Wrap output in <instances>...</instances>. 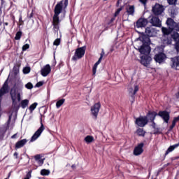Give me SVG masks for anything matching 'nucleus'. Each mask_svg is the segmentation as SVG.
<instances>
[{
    "label": "nucleus",
    "mask_w": 179,
    "mask_h": 179,
    "mask_svg": "<svg viewBox=\"0 0 179 179\" xmlns=\"http://www.w3.org/2000/svg\"><path fill=\"white\" fill-rule=\"evenodd\" d=\"M68 6V0H62L60 2L57 3L55 7V15L53 16V29L55 31L57 32L59 30V15L62 13L63 10H65Z\"/></svg>",
    "instance_id": "f257e3e1"
},
{
    "label": "nucleus",
    "mask_w": 179,
    "mask_h": 179,
    "mask_svg": "<svg viewBox=\"0 0 179 179\" xmlns=\"http://www.w3.org/2000/svg\"><path fill=\"white\" fill-rule=\"evenodd\" d=\"M10 94L13 101V107L15 108V107L17 106L16 100H17V101H20V100H22V96H23V89L22 87L12 88L10 90Z\"/></svg>",
    "instance_id": "f03ea898"
},
{
    "label": "nucleus",
    "mask_w": 179,
    "mask_h": 179,
    "mask_svg": "<svg viewBox=\"0 0 179 179\" xmlns=\"http://www.w3.org/2000/svg\"><path fill=\"white\" fill-rule=\"evenodd\" d=\"M166 24L169 28H162V33L164 34V36H169V34H170L173 30H177V31H179V24L177 25V23H176L173 19L168 18L166 20Z\"/></svg>",
    "instance_id": "7ed1b4c3"
},
{
    "label": "nucleus",
    "mask_w": 179,
    "mask_h": 179,
    "mask_svg": "<svg viewBox=\"0 0 179 179\" xmlns=\"http://www.w3.org/2000/svg\"><path fill=\"white\" fill-rule=\"evenodd\" d=\"M140 40L143 41V45L138 49L139 52L143 55H148L150 54V46H149V38L145 35L141 36Z\"/></svg>",
    "instance_id": "20e7f679"
},
{
    "label": "nucleus",
    "mask_w": 179,
    "mask_h": 179,
    "mask_svg": "<svg viewBox=\"0 0 179 179\" xmlns=\"http://www.w3.org/2000/svg\"><path fill=\"white\" fill-rule=\"evenodd\" d=\"M148 122H149V120L146 116L137 117L135 120L136 125H137V127H140L141 128H143V127L148 124Z\"/></svg>",
    "instance_id": "39448f33"
},
{
    "label": "nucleus",
    "mask_w": 179,
    "mask_h": 179,
    "mask_svg": "<svg viewBox=\"0 0 179 179\" xmlns=\"http://www.w3.org/2000/svg\"><path fill=\"white\" fill-rule=\"evenodd\" d=\"M85 47L78 48L76 50L73 57H72L73 61H78V59H80V58H82L83 55H85Z\"/></svg>",
    "instance_id": "423d86ee"
},
{
    "label": "nucleus",
    "mask_w": 179,
    "mask_h": 179,
    "mask_svg": "<svg viewBox=\"0 0 179 179\" xmlns=\"http://www.w3.org/2000/svg\"><path fill=\"white\" fill-rule=\"evenodd\" d=\"M141 64L144 66H148V65H150V62H152V61L150 54L141 55Z\"/></svg>",
    "instance_id": "0eeeda50"
},
{
    "label": "nucleus",
    "mask_w": 179,
    "mask_h": 179,
    "mask_svg": "<svg viewBox=\"0 0 179 179\" xmlns=\"http://www.w3.org/2000/svg\"><path fill=\"white\" fill-rule=\"evenodd\" d=\"M44 129H45V128L44 127V124H43V122H41V127L32 136L31 138V141L34 142V141H36V139H38L41 134H43V131H44Z\"/></svg>",
    "instance_id": "6e6552de"
},
{
    "label": "nucleus",
    "mask_w": 179,
    "mask_h": 179,
    "mask_svg": "<svg viewBox=\"0 0 179 179\" xmlns=\"http://www.w3.org/2000/svg\"><path fill=\"white\" fill-rule=\"evenodd\" d=\"M164 12V7L159 3H156L152 7V13L154 15L158 16L159 15H162Z\"/></svg>",
    "instance_id": "1a4fd4ad"
},
{
    "label": "nucleus",
    "mask_w": 179,
    "mask_h": 179,
    "mask_svg": "<svg viewBox=\"0 0 179 179\" xmlns=\"http://www.w3.org/2000/svg\"><path fill=\"white\" fill-rule=\"evenodd\" d=\"M9 92V85H8V80L5 81L3 87L0 89V103L2 101V96Z\"/></svg>",
    "instance_id": "9d476101"
},
{
    "label": "nucleus",
    "mask_w": 179,
    "mask_h": 179,
    "mask_svg": "<svg viewBox=\"0 0 179 179\" xmlns=\"http://www.w3.org/2000/svg\"><path fill=\"white\" fill-rule=\"evenodd\" d=\"M100 103H96L91 107V113L93 117L97 118V115H99V111H100Z\"/></svg>",
    "instance_id": "9b49d317"
},
{
    "label": "nucleus",
    "mask_w": 179,
    "mask_h": 179,
    "mask_svg": "<svg viewBox=\"0 0 179 179\" xmlns=\"http://www.w3.org/2000/svg\"><path fill=\"white\" fill-rule=\"evenodd\" d=\"M143 143H141L134 148V155L135 156H139L143 153Z\"/></svg>",
    "instance_id": "f8f14e48"
},
{
    "label": "nucleus",
    "mask_w": 179,
    "mask_h": 179,
    "mask_svg": "<svg viewBox=\"0 0 179 179\" xmlns=\"http://www.w3.org/2000/svg\"><path fill=\"white\" fill-rule=\"evenodd\" d=\"M154 59L156 62H158V64H163V62H164L166 60V55L164 53L156 55L154 57Z\"/></svg>",
    "instance_id": "ddd939ff"
},
{
    "label": "nucleus",
    "mask_w": 179,
    "mask_h": 179,
    "mask_svg": "<svg viewBox=\"0 0 179 179\" xmlns=\"http://www.w3.org/2000/svg\"><path fill=\"white\" fill-rule=\"evenodd\" d=\"M51 73V66L50 64H46L41 70V73L42 76H47L49 73Z\"/></svg>",
    "instance_id": "4468645a"
},
{
    "label": "nucleus",
    "mask_w": 179,
    "mask_h": 179,
    "mask_svg": "<svg viewBox=\"0 0 179 179\" xmlns=\"http://www.w3.org/2000/svg\"><path fill=\"white\" fill-rule=\"evenodd\" d=\"M158 115L164 119V121L169 124V120H170V114L167 111H159Z\"/></svg>",
    "instance_id": "2eb2a0df"
},
{
    "label": "nucleus",
    "mask_w": 179,
    "mask_h": 179,
    "mask_svg": "<svg viewBox=\"0 0 179 179\" xmlns=\"http://www.w3.org/2000/svg\"><path fill=\"white\" fill-rule=\"evenodd\" d=\"M171 59L172 62V64H171V68H173V69H178L179 57H175L173 58H171Z\"/></svg>",
    "instance_id": "dca6fc26"
},
{
    "label": "nucleus",
    "mask_w": 179,
    "mask_h": 179,
    "mask_svg": "<svg viewBox=\"0 0 179 179\" xmlns=\"http://www.w3.org/2000/svg\"><path fill=\"white\" fill-rule=\"evenodd\" d=\"M150 23L152 24V26H155L156 27H162V21H160V20L157 17H152L150 20Z\"/></svg>",
    "instance_id": "f3484780"
},
{
    "label": "nucleus",
    "mask_w": 179,
    "mask_h": 179,
    "mask_svg": "<svg viewBox=\"0 0 179 179\" xmlns=\"http://www.w3.org/2000/svg\"><path fill=\"white\" fill-rule=\"evenodd\" d=\"M156 30L152 27H147L145 29V34L148 37H153L154 36H156Z\"/></svg>",
    "instance_id": "a211bd4d"
},
{
    "label": "nucleus",
    "mask_w": 179,
    "mask_h": 179,
    "mask_svg": "<svg viewBox=\"0 0 179 179\" xmlns=\"http://www.w3.org/2000/svg\"><path fill=\"white\" fill-rule=\"evenodd\" d=\"M148 24V20L145 18H140L136 22V27H145Z\"/></svg>",
    "instance_id": "6ab92c4d"
},
{
    "label": "nucleus",
    "mask_w": 179,
    "mask_h": 179,
    "mask_svg": "<svg viewBox=\"0 0 179 179\" xmlns=\"http://www.w3.org/2000/svg\"><path fill=\"white\" fill-rule=\"evenodd\" d=\"M172 38L176 41V50L178 52H179V34L178 33H175L172 35Z\"/></svg>",
    "instance_id": "aec40b11"
},
{
    "label": "nucleus",
    "mask_w": 179,
    "mask_h": 179,
    "mask_svg": "<svg viewBox=\"0 0 179 179\" xmlns=\"http://www.w3.org/2000/svg\"><path fill=\"white\" fill-rule=\"evenodd\" d=\"M26 143H27V140L26 139H22L17 142L15 144V149H20V148H23Z\"/></svg>",
    "instance_id": "412c9836"
},
{
    "label": "nucleus",
    "mask_w": 179,
    "mask_h": 179,
    "mask_svg": "<svg viewBox=\"0 0 179 179\" xmlns=\"http://www.w3.org/2000/svg\"><path fill=\"white\" fill-rule=\"evenodd\" d=\"M127 12L128 15L134 16V13H135V7L134 6H129V7L127 8Z\"/></svg>",
    "instance_id": "4be33fe9"
},
{
    "label": "nucleus",
    "mask_w": 179,
    "mask_h": 179,
    "mask_svg": "<svg viewBox=\"0 0 179 179\" xmlns=\"http://www.w3.org/2000/svg\"><path fill=\"white\" fill-rule=\"evenodd\" d=\"M29 101V99H23L20 101V106L22 108H26V107H28Z\"/></svg>",
    "instance_id": "5701e85b"
},
{
    "label": "nucleus",
    "mask_w": 179,
    "mask_h": 179,
    "mask_svg": "<svg viewBox=\"0 0 179 179\" xmlns=\"http://www.w3.org/2000/svg\"><path fill=\"white\" fill-rule=\"evenodd\" d=\"M178 146H179V143L177 144H174L173 145H171L166 150V155H169L170 153V152H173V150H174V149L178 148Z\"/></svg>",
    "instance_id": "b1692460"
},
{
    "label": "nucleus",
    "mask_w": 179,
    "mask_h": 179,
    "mask_svg": "<svg viewBox=\"0 0 179 179\" xmlns=\"http://www.w3.org/2000/svg\"><path fill=\"white\" fill-rule=\"evenodd\" d=\"M156 115H157V113L156 112H150L148 113V118H150V121H155Z\"/></svg>",
    "instance_id": "393cba45"
},
{
    "label": "nucleus",
    "mask_w": 179,
    "mask_h": 179,
    "mask_svg": "<svg viewBox=\"0 0 179 179\" xmlns=\"http://www.w3.org/2000/svg\"><path fill=\"white\" fill-rule=\"evenodd\" d=\"M94 141V138H93V136H87L85 138V141L86 142V143H92V142H93Z\"/></svg>",
    "instance_id": "a878e982"
},
{
    "label": "nucleus",
    "mask_w": 179,
    "mask_h": 179,
    "mask_svg": "<svg viewBox=\"0 0 179 179\" xmlns=\"http://www.w3.org/2000/svg\"><path fill=\"white\" fill-rule=\"evenodd\" d=\"M136 134H137L138 136H145V132L143 131V129L139 128L136 130Z\"/></svg>",
    "instance_id": "bb28decb"
},
{
    "label": "nucleus",
    "mask_w": 179,
    "mask_h": 179,
    "mask_svg": "<svg viewBox=\"0 0 179 179\" xmlns=\"http://www.w3.org/2000/svg\"><path fill=\"white\" fill-rule=\"evenodd\" d=\"M64 103H65V99H62L57 101L56 103L57 108H59V107H61V106H62V104H64Z\"/></svg>",
    "instance_id": "cd10ccee"
},
{
    "label": "nucleus",
    "mask_w": 179,
    "mask_h": 179,
    "mask_svg": "<svg viewBox=\"0 0 179 179\" xmlns=\"http://www.w3.org/2000/svg\"><path fill=\"white\" fill-rule=\"evenodd\" d=\"M38 105V103H37L36 102L34 103L33 104H31L29 106V110L31 111V113H33V111H34V110H36L37 106Z\"/></svg>",
    "instance_id": "c85d7f7f"
},
{
    "label": "nucleus",
    "mask_w": 179,
    "mask_h": 179,
    "mask_svg": "<svg viewBox=\"0 0 179 179\" xmlns=\"http://www.w3.org/2000/svg\"><path fill=\"white\" fill-rule=\"evenodd\" d=\"M41 176H49L50 175V170L47 169H42L41 171Z\"/></svg>",
    "instance_id": "c756f323"
},
{
    "label": "nucleus",
    "mask_w": 179,
    "mask_h": 179,
    "mask_svg": "<svg viewBox=\"0 0 179 179\" xmlns=\"http://www.w3.org/2000/svg\"><path fill=\"white\" fill-rule=\"evenodd\" d=\"M21 37H22V32L18 31L15 35V40H19Z\"/></svg>",
    "instance_id": "7c9ffc66"
},
{
    "label": "nucleus",
    "mask_w": 179,
    "mask_h": 179,
    "mask_svg": "<svg viewBox=\"0 0 179 179\" xmlns=\"http://www.w3.org/2000/svg\"><path fill=\"white\" fill-rule=\"evenodd\" d=\"M59 44H61L60 38H57L53 43V45H59Z\"/></svg>",
    "instance_id": "2f4dec72"
},
{
    "label": "nucleus",
    "mask_w": 179,
    "mask_h": 179,
    "mask_svg": "<svg viewBox=\"0 0 179 179\" xmlns=\"http://www.w3.org/2000/svg\"><path fill=\"white\" fill-rule=\"evenodd\" d=\"M29 48H30V45L27 43L22 46V51H26L27 50H29Z\"/></svg>",
    "instance_id": "473e14b6"
},
{
    "label": "nucleus",
    "mask_w": 179,
    "mask_h": 179,
    "mask_svg": "<svg viewBox=\"0 0 179 179\" xmlns=\"http://www.w3.org/2000/svg\"><path fill=\"white\" fill-rule=\"evenodd\" d=\"M23 73L24 74L30 73V67H25L23 69Z\"/></svg>",
    "instance_id": "72a5a7b5"
},
{
    "label": "nucleus",
    "mask_w": 179,
    "mask_h": 179,
    "mask_svg": "<svg viewBox=\"0 0 179 179\" xmlns=\"http://www.w3.org/2000/svg\"><path fill=\"white\" fill-rule=\"evenodd\" d=\"M36 163L38 164V166H43L44 164V159H41L36 161Z\"/></svg>",
    "instance_id": "f704fd0d"
},
{
    "label": "nucleus",
    "mask_w": 179,
    "mask_h": 179,
    "mask_svg": "<svg viewBox=\"0 0 179 179\" xmlns=\"http://www.w3.org/2000/svg\"><path fill=\"white\" fill-rule=\"evenodd\" d=\"M26 89H31L33 87V84L31 83H28L27 84L25 85Z\"/></svg>",
    "instance_id": "c9c22d12"
},
{
    "label": "nucleus",
    "mask_w": 179,
    "mask_h": 179,
    "mask_svg": "<svg viewBox=\"0 0 179 179\" xmlns=\"http://www.w3.org/2000/svg\"><path fill=\"white\" fill-rule=\"evenodd\" d=\"M121 10H122V7H120L116 10V12L115 13V17H116V16H118V15H120V12H121Z\"/></svg>",
    "instance_id": "e433bc0d"
},
{
    "label": "nucleus",
    "mask_w": 179,
    "mask_h": 179,
    "mask_svg": "<svg viewBox=\"0 0 179 179\" xmlns=\"http://www.w3.org/2000/svg\"><path fill=\"white\" fill-rule=\"evenodd\" d=\"M176 2H177V0H168L169 5H174L176 4Z\"/></svg>",
    "instance_id": "4c0bfd02"
},
{
    "label": "nucleus",
    "mask_w": 179,
    "mask_h": 179,
    "mask_svg": "<svg viewBox=\"0 0 179 179\" xmlns=\"http://www.w3.org/2000/svg\"><path fill=\"white\" fill-rule=\"evenodd\" d=\"M25 178H28V179L31 178V171H29L27 173V174Z\"/></svg>",
    "instance_id": "58836bf2"
},
{
    "label": "nucleus",
    "mask_w": 179,
    "mask_h": 179,
    "mask_svg": "<svg viewBox=\"0 0 179 179\" xmlns=\"http://www.w3.org/2000/svg\"><path fill=\"white\" fill-rule=\"evenodd\" d=\"M96 71H97V66H94L93 68H92V73H93V75H96Z\"/></svg>",
    "instance_id": "ea45409f"
},
{
    "label": "nucleus",
    "mask_w": 179,
    "mask_h": 179,
    "mask_svg": "<svg viewBox=\"0 0 179 179\" xmlns=\"http://www.w3.org/2000/svg\"><path fill=\"white\" fill-rule=\"evenodd\" d=\"M34 159L36 160V162L41 160V156H40L39 155H37L34 157Z\"/></svg>",
    "instance_id": "a19ab883"
},
{
    "label": "nucleus",
    "mask_w": 179,
    "mask_h": 179,
    "mask_svg": "<svg viewBox=\"0 0 179 179\" xmlns=\"http://www.w3.org/2000/svg\"><path fill=\"white\" fill-rule=\"evenodd\" d=\"M176 123L177 122L176 121L173 120L172 125L170 127V129H173V128H174L176 127Z\"/></svg>",
    "instance_id": "79ce46f5"
},
{
    "label": "nucleus",
    "mask_w": 179,
    "mask_h": 179,
    "mask_svg": "<svg viewBox=\"0 0 179 179\" xmlns=\"http://www.w3.org/2000/svg\"><path fill=\"white\" fill-rule=\"evenodd\" d=\"M43 82H38L36 83V87H41V86H43Z\"/></svg>",
    "instance_id": "37998d69"
},
{
    "label": "nucleus",
    "mask_w": 179,
    "mask_h": 179,
    "mask_svg": "<svg viewBox=\"0 0 179 179\" xmlns=\"http://www.w3.org/2000/svg\"><path fill=\"white\" fill-rule=\"evenodd\" d=\"M138 90H139V87H138V85H136L134 87V94H136V92H138Z\"/></svg>",
    "instance_id": "c03bdc74"
},
{
    "label": "nucleus",
    "mask_w": 179,
    "mask_h": 179,
    "mask_svg": "<svg viewBox=\"0 0 179 179\" xmlns=\"http://www.w3.org/2000/svg\"><path fill=\"white\" fill-rule=\"evenodd\" d=\"M100 62H101V59H99V60L97 61V62L95 63L94 66H99V65L100 64Z\"/></svg>",
    "instance_id": "a18cd8bd"
},
{
    "label": "nucleus",
    "mask_w": 179,
    "mask_h": 179,
    "mask_svg": "<svg viewBox=\"0 0 179 179\" xmlns=\"http://www.w3.org/2000/svg\"><path fill=\"white\" fill-rule=\"evenodd\" d=\"M103 57H104V50H102L99 59H103Z\"/></svg>",
    "instance_id": "49530a36"
},
{
    "label": "nucleus",
    "mask_w": 179,
    "mask_h": 179,
    "mask_svg": "<svg viewBox=\"0 0 179 179\" xmlns=\"http://www.w3.org/2000/svg\"><path fill=\"white\" fill-rule=\"evenodd\" d=\"M140 2H141V3H143V5H146V2L148 0H139Z\"/></svg>",
    "instance_id": "de8ad7c7"
},
{
    "label": "nucleus",
    "mask_w": 179,
    "mask_h": 179,
    "mask_svg": "<svg viewBox=\"0 0 179 179\" xmlns=\"http://www.w3.org/2000/svg\"><path fill=\"white\" fill-rule=\"evenodd\" d=\"M178 120H179V116L173 119V121H176V122H178Z\"/></svg>",
    "instance_id": "09e8293b"
},
{
    "label": "nucleus",
    "mask_w": 179,
    "mask_h": 179,
    "mask_svg": "<svg viewBox=\"0 0 179 179\" xmlns=\"http://www.w3.org/2000/svg\"><path fill=\"white\" fill-rule=\"evenodd\" d=\"M17 136V134H15L11 136L12 139H16V136Z\"/></svg>",
    "instance_id": "8fccbe9b"
},
{
    "label": "nucleus",
    "mask_w": 179,
    "mask_h": 179,
    "mask_svg": "<svg viewBox=\"0 0 179 179\" xmlns=\"http://www.w3.org/2000/svg\"><path fill=\"white\" fill-rule=\"evenodd\" d=\"M11 118H12V115H10V116H9L8 121V124H9V122H10Z\"/></svg>",
    "instance_id": "3c124183"
},
{
    "label": "nucleus",
    "mask_w": 179,
    "mask_h": 179,
    "mask_svg": "<svg viewBox=\"0 0 179 179\" xmlns=\"http://www.w3.org/2000/svg\"><path fill=\"white\" fill-rule=\"evenodd\" d=\"M17 155H18L17 152L14 153V156H15L16 157H17Z\"/></svg>",
    "instance_id": "603ef678"
},
{
    "label": "nucleus",
    "mask_w": 179,
    "mask_h": 179,
    "mask_svg": "<svg viewBox=\"0 0 179 179\" xmlns=\"http://www.w3.org/2000/svg\"><path fill=\"white\" fill-rule=\"evenodd\" d=\"M5 26H8V22L4 23Z\"/></svg>",
    "instance_id": "864d4df0"
},
{
    "label": "nucleus",
    "mask_w": 179,
    "mask_h": 179,
    "mask_svg": "<svg viewBox=\"0 0 179 179\" xmlns=\"http://www.w3.org/2000/svg\"><path fill=\"white\" fill-rule=\"evenodd\" d=\"M20 22H22V17H20Z\"/></svg>",
    "instance_id": "5fc2aeb1"
},
{
    "label": "nucleus",
    "mask_w": 179,
    "mask_h": 179,
    "mask_svg": "<svg viewBox=\"0 0 179 179\" xmlns=\"http://www.w3.org/2000/svg\"><path fill=\"white\" fill-rule=\"evenodd\" d=\"M31 17H33V14L31 15Z\"/></svg>",
    "instance_id": "6e6d98bb"
},
{
    "label": "nucleus",
    "mask_w": 179,
    "mask_h": 179,
    "mask_svg": "<svg viewBox=\"0 0 179 179\" xmlns=\"http://www.w3.org/2000/svg\"><path fill=\"white\" fill-rule=\"evenodd\" d=\"M112 20H114V18H113V19H112Z\"/></svg>",
    "instance_id": "4d7b16f0"
},
{
    "label": "nucleus",
    "mask_w": 179,
    "mask_h": 179,
    "mask_svg": "<svg viewBox=\"0 0 179 179\" xmlns=\"http://www.w3.org/2000/svg\"><path fill=\"white\" fill-rule=\"evenodd\" d=\"M103 1H107V0H103Z\"/></svg>",
    "instance_id": "13d9d810"
}]
</instances>
